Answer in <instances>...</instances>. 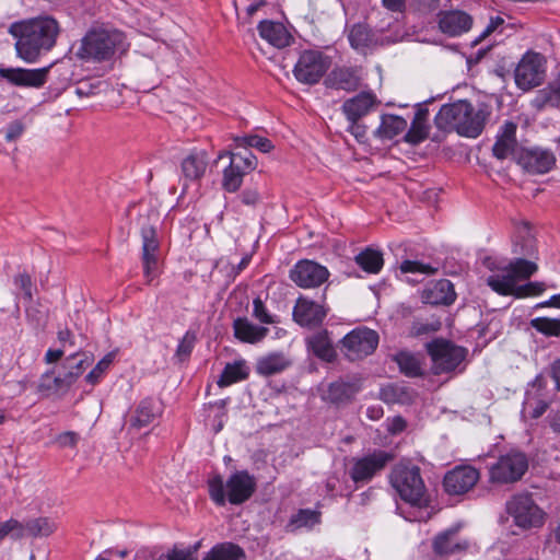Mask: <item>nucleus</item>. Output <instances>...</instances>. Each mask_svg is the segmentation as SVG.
<instances>
[{
	"mask_svg": "<svg viewBox=\"0 0 560 560\" xmlns=\"http://www.w3.org/2000/svg\"><path fill=\"white\" fill-rule=\"evenodd\" d=\"M60 32V23L49 14L18 21L9 27V33L16 40V54L26 62H35L42 54L50 51Z\"/></svg>",
	"mask_w": 560,
	"mask_h": 560,
	"instance_id": "f257e3e1",
	"label": "nucleus"
},
{
	"mask_svg": "<svg viewBox=\"0 0 560 560\" xmlns=\"http://www.w3.org/2000/svg\"><path fill=\"white\" fill-rule=\"evenodd\" d=\"M491 110L486 104L474 106L466 100L443 105L435 115L438 129L455 131L462 137L477 138L482 132Z\"/></svg>",
	"mask_w": 560,
	"mask_h": 560,
	"instance_id": "f03ea898",
	"label": "nucleus"
},
{
	"mask_svg": "<svg viewBox=\"0 0 560 560\" xmlns=\"http://www.w3.org/2000/svg\"><path fill=\"white\" fill-rule=\"evenodd\" d=\"M129 44L122 32L105 26H95L88 31L77 51L84 61H107L116 54L127 51Z\"/></svg>",
	"mask_w": 560,
	"mask_h": 560,
	"instance_id": "7ed1b4c3",
	"label": "nucleus"
},
{
	"mask_svg": "<svg viewBox=\"0 0 560 560\" xmlns=\"http://www.w3.org/2000/svg\"><path fill=\"white\" fill-rule=\"evenodd\" d=\"M256 478L247 470H236L226 481L220 475L208 480V490L211 500L219 506L226 502L238 505L247 501L256 490Z\"/></svg>",
	"mask_w": 560,
	"mask_h": 560,
	"instance_id": "20e7f679",
	"label": "nucleus"
},
{
	"mask_svg": "<svg viewBox=\"0 0 560 560\" xmlns=\"http://www.w3.org/2000/svg\"><path fill=\"white\" fill-rule=\"evenodd\" d=\"M538 270L536 262L515 258L504 268L499 269L487 278V284L500 295H510L520 287L517 281L526 280Z\"/></svg>",
	"mask_w": 560,
	"mask_h": 560,
	"instance_id": "39448f33",
	"label": "nucleus"
},
{
	"mask_svg": "<svg viewBox=\"0 0 560 560\" xmlns=\"http://www.w3.org/2000/svg\"><path fill=\"white\" fill-rule=\"evenodd\" d=\"M389 480L404 501L411 505L422 503L425 487L418 466L400 463L393 468Z\"/></svg>",
	"mask_w": 560,
	"mask_h": 560,
	"instance_id": "423d86ee",
	"label": "nucleus"
},
{
	"mask_svg": "<svg viewBox=\"0 0 560 560\" xmlns=\"http://www.w3.org/2000/svg\"><path fill=\"white\" fill-rule=\"evenodd\" d=\"M508 514L515 526L523 530L541 528L546 523V512L530 494H515L505 504Z\"/></svg>",
	"mask_w": 560,
	"mask_h": 560,
	"instance_id": "0eeeda50",
	"label": "nucleus"
},
{
	"mask_svg": "<svg viewBox=\"0 0 560 560\" xmlns=\"http://www.w3.org/2000/svg\"><path fill=\"white\" fill-rule=\"evenodd\" d=\"M427 350L432 360L434 374L454 371L467 355L465 348L444 339H434L427 343Z\"/></svg>",
	"mask_w": 560,
	"mask_h": 560,
	"instance_id": "6e6552de",
	"label": "nucleus"
},
{
	"mask_svg": "<svg viewBox=\"0 0 560 560\" xmlns=\"http://www.w3.org/2000/svg\"><path fill=\"white\" fill-rule=\"evenodd\" d=\"M224 155L230 156V164L223 171L222 187L229 192H235L242 186L244 176L257 167V159L248 150L221 152L218 159H222Z\"/></svg>",
	"mask_w": 560,
	"mask_h": 560,
	"instance_id": "1a4fd4ad",
	"label": "nucleus"
},
{
	"mask_svg": "<svg viewBox=\"0 0 560 560\" xmlns=\"http://www.w3.org/2000/svg\"><path fill=\"white\" fill-rule=\"evenodd\" d=\"M546 77V60L542 55L527 51L518 61L514 80L520 90L529 91L540 85Z\"/></svg>",
	"mask_w": 560,
	"mask_h": 560,
	"instance_id": "9d476101",
	"label": "nucleus"
},
{
	"mask_svg": "<svg viewBox=\"0 0 560 560\" xmlns=\"http://www.w3.org/2000/svg\"><path fill=\"white\" fill-rule=\"evenodd\" d=\"M330 67V59L318 50H304L294 68V78L303 84L313 85L319 82Z\"/></svg>",
	"mask_w": 560,
	"mask_h": 560,
	"instance_id": "9b49d317",
	"label": "nucleus"
},
{
	"mask_svg": "<svg viewBox=\"0 0 560 560\" xmlns=\"http://www.w3.org/2000/svg\"><path fill=\"white\" fill-rule=\"evenodd\" d=\"M378 334L368 327L352 329L341 339V350L350 361L372 354L378 345Z\"/></svg>",
	"mask_w": 560,
	"mask_h": 560,
	"instance_id": "f8f14e48",
	"label": "nucleus"
},
{
	"mask_svg": "<svg viewBox=\"0 0 560 560\" xmlns=\"http://www.w3.org/2000/svg\"><path fill=\"white\" fill-rule=\"evenodd\" d=\"M528 468L526 456L521 452H510L499 457L490 467V481L511 483L520 480Z\"/></svg>",
	"mask_w": 560,
	"mask_h": 560,
	"instance_id": "ddd939ff",
	"label": "nucleus"
},
{
	"mask_svg": "<svg viewBox=\"0 0 560 560\" xmlns=\"http://www.w3.org/2000/svg\"><path fill=\"white\" fill-rule=\"evenodd\" d=\"M394 459L392 452L376 450L370 454L353 458L350 477L355 483H366L381 472Z\"/></svg>",
	"mask_w": 560,
	"mask_h": 560,
	"instance_id": "4468645a",
	"label": "nucleus"
},
{
	"mask_svg": "<svg viewBox=\"0 0 560 560\" xmlns=\"http://www.w3.org/2000/svg\"><path fill=\"white\" fill-rule=\"evenodd\" d=\"M329 271L313 260L303 259L298 261L290 270V279L300 288H317L327 281Z\"/></svg>",
	"mask_w": 560,
	"mask_h": 560,
	"instance_id": "2eb2a0df",
	"label": "nucleus"
},
{
	"mask_svg": "<svg viewBox=\"0 0 560 560\" xmlns=\"http://www.w3.org/2000/svg\"><path fill=\"white\" fill-rule=\"evenodd\" d=\"M480 478L478 469L470 465H458L447 471L443 479L445 492L459 495L470 491Z\"/></svg>",
	"mask_w": 560,
	"mask_h": 560,
	"instance_id": "dca6fc26",
	"label": "nucleus"
},
{
	"mask_svg": "<svg viewBox=\"0 0 560 560\" xmlns=\"http://www.w3.org/2000/svg\"><path fill=\"white\" fill-rule=\"evenodd\" d=\"M549 404L544 378L538 375L526 388L522 415L525 418L538 419L546 412Z\"/></svg>",
	"mask_w": 560,
	"mask_h": 560,
	"instance_id": "f3484780",
	"label": "nucleus"
},
{
	"mask_svg": "<svg viewBox=\"0 0 560 560\" xmlns=\"http://www.w3.org/2000/svg\"><path fill=\"white\" fill-rule=\"evenodd\" d=\"M209 153L205 149H192L180 162V183L183 191L190 183L199 182L206 174L209 164Z\"/></svg>",
	"mask_w": 560,
	"mask_h": 560,
	"instance_id": "a211bd4d",
	"label": "nucleus"
},
{
	"mask_svg": "<svg viewBox=\"0 0 560 560\" xmlns=\"http://www.w3.org/2000/svg\"><path fill=\"white\" fill-rule=\"evenodd\" d=\"M327 313L328 310L324 304L316 303L306 296H299L292 316L300 326L314 328L323 324Z\"/></svg>",
	"mask_w": 560,
	"mask_h": 560,
	"instance_id": "6ab92c4d",
	"label": "nucleus"
},
{
	"mask_svg": "<svg viewBox=\"0 0 560 560\" xmlns=\"http://www.w3.org/2000/svg\"><path fill=\"white\" fill-rule=\"evenodd\" d=\"M141 238L143 275L147 282L151 283L158 276V254L160 244L155 229L150 224L143 225L141 228Z\"/></svg>",
	"mask_w": 560,
	"mask_h": 560,
	"instance_id": "aec40b11",
	"label": "nucleus"
},
{
	"mask_svg": "<svg viewBox=\"0 0 560 560\" xmlns=\"http://www.w3.org/2000/svg\"><path fill=\"white\" fill-rule=\"evenodd\" d=\"M517 163L528 173L545 174L556 164L555 154L547 149H523L517 154Z\"/></svg>",
	"mask_w": 560,
	"mask_h": 560,
	"instance_id": "412c9836",
	"label": "nucleus"
},
{
	"mask_svg": "<svg viewBox=\"0 0 560 560\" xmlns=\"http://www.w3.org/2000/svg\"><path fill=\"white\" fill-rule=\"evenodd\" d=\"M438 16L440 31L450 37H457L467 33L472 25L471 16L464 11H442Z\"/></svg>",
	"mask_w": 560,
	"mask_h": 560,
	"instance_id": "4be33fe9",
	"label": "nucleus"
},
{
	"mask_svg": "<svg viewBox=\"0 0 560 560\" xmlns=\"http://www.w3.org/2000/svg\"><path fill=\"white\" fill-rule=\"evenodd\" d=\"M49 67L38 69H1L0 75L20 86L40 88L47 81Z\"/></svg>",
	"mask_w": 560,
	"mask_h": 560,
	"instance_id": "5701e85b",
	"label": "nucleus"
},
{
	"mask_svg": "<svg viewBox=\"0 0 560 560\" xmlns=\"http://www.w3.org/2000/svg\"><path fill=\"white\" fill-rule=\"evenodd\" d=\"M360 73L357 67H335L326 77L324 83L326 88L343 90L347 92L355 91L360 86Z\"/></svg>",
	"mask_w": 560,
	"mask_h": 560,
	"instance_id": "b1692460",
	"label": "nucleus"
},
{
	"mask_svg": "<svg viewBox=\"0 0 560 560\" xmlns=\"http://www.w3.org/2000/svg\"><path fill=\"white\" fill-rule=\"evenodd\" d=\"M378 104L377 97L372 92H361L346 100L341 110L348 121L360 120Z\"/></svg>",
	"mask_w": 560,
	"mask_h": 560,
	"instance_id": "393cba45",
	"label": "nucleus"
},
{
	"mask_svg": "<svg viewBox=\"0 0 560 560\" xmlns=\"http://www.w3.org/2000/svg\"><path fill=\"white\" fill-rule=\"evenodd\" d=\"M422 302L431 305H451L456 293L453 283L447 279L430 282L422 291Z\"/></svg>",
	"mask_w": 560,
	"mask_h": 560,
	"instance_id": "a878e982",
	"label": "nucleus"
},
{
	"mask_svg": "<svg viewBox=\"0 0 560 560\" xmlns=\"http://www.w3.org/2000/svg\"><path fill=\"white\" fill-rule=\"evenodd\" d=\"M516 129L517 126L513 121H505L500 128L492 148L493 155L497 159L504 160L516 154Z\"/></svg>",
	"mask_w": 560,
	"mask_h": 560,
	"instance_id": "bb28decb",
	"label": "nucleus"
},
{
	"mask_svg": "<svg viewBox=\"0 0 560 560\" xmlns=\"http://www.w3.org/2000/svg\"><path fill=\"white\" fill-rule=\"evenodd\" d=\"M459 526L440 533L433 540V550L441 556L454 555L468 548V541L458 537Z\"/></svg>",
	"mask_w": 560,
	"mask_h": 560,
	"instance_id": "cd10ccee",
	"label": "nucleus"
},
{
	"mask_svg": "<svg viewBox=\"0 0 560 560\" xmlns=\"http://www.w3.org/2000/svg\"><path fill=\"white\" fill-rule=\"evenodd\" d=\"M257 30L259 36L276 48H284L291 43V34L280 22L264 20L259 22Z\"/></svg>",
	"mask_w": 560,
	"mask_h": 560,
	"instance_id": "c85d7f7f",
	"label": "nucleus"
},
{
	"mask_svg": "<svg viewBox=\"0 0 560 560\" xmlns=\"http://www.w3.org/2000/svg\"><path fill=\"white\" fill-rule=\"evenodd\" d=\"M161 413V402L153 398H145L137 406L130 425L136 429L145 428L154 422Z\"/></svg>",
	"mask_w": 560,
	"mask_h": 560,
	"instance_id": "c756f323",
	"label": "nucleus"
},
{
	"mask_svg": "<svg viewBox=\"0 0 560 560\" xmlns=\"http://www.w3.org/2000/svg\"><path fill=\"white\" fill-rule=\"evenodd\" d=\"M233 330L235 338L252 345L262 341L269 332L267 327L258 326L246 317L234 319Z\"/></svg>",
	"mask_w": 560,
	"mask_h": 560,
	"instance_id": "7c9ffc66",
	"label": "nucleus"
},
{
	"mask_svg": "<svg viewBox=\"0 0 560 560\" xmlns=\"http://www.w3.org/2000/svg\"><path fill=\"white\" fill-rule=\"evenodd\" d=\"M291 360L283 352H270L257 359L255 370L260 376H272L287 370Z\"/></svg>",
	"mask_w": 560,
	"mask_h": 560,
	"instance_id": "2f4dec72",
	"label": "nucleus"
},
{
	"mask_svg": "<svg viewBox=\"0 0 560 560\" xmlns=\"http://www.w3.org/2000/svg\"><path fill=\"white\" fill-rule=\"evenodd\" d=\"M351 47L358 51L365 52L380 44L378 36L366 24H354L348 34Z\"/></svg>",
	"mask_w": 560,
	"mask_h": 560,
	"instance_id": "473e14b6",
	"label": "nucleus"
},
{
	"mask_svg": "<svg viewBox=\"0 0 560 560\" xmlns=\"http://www.w3.org/2000/svg\"><path fill=\"white\" fill-rule=\"evenodd\" d=\"M360 390L359 380H339L329 384L325 398L334 404L346 402L351 400Z\"/></svg>",
	"mask_w": 560,
	"mask_h": 560,
	"instance_id": "72a5a7b5",
	"label": "nucleus"
},
{
	"mask_svg": "<svg viewBox=\"0 0 560 560\" xmlns=\"http://www.w3.org/2000/svg\"><path fill=\"white\" fill-rule=\"evenodd\" d=\"M250 368L247 361L243 358L236 359L233 362L225 364L217 384L219 387L224 388L232 384L245 381L248 378Z\"/></svg>",
	"mask_w": 560,
	"mask_h": 560,
	"instance_id": "f704fd0d",
	"label": "nucleus"
},
{
	"mask_svg": "<svg viewBox=\"0 0 560 560\" xmlns=\"http://www.w3.org/2000/svg\"><path fill=\"white\" fill-rule=\"evenodd\" d=\"M308 349L319 359L331 362L336 351L327 330H320L306 339Z\"/></svg>",
	"mask_w": 560,
	"mask_h": 560,
	"instance_id": "c9c22d12",
	"label": "nucleus"
},
{
	"mask_svg": "<svg viewBox=\"0 0 560 560\" xmlns=\"http://www.w3.org/2000/svg\"><path fill=\"white\" fill-rule=\"evenodd\" d=\"M407 128V120L400 116L385 114L381 117V124L375 130L380 139H393Z\"/></svg>",
	"mask_w": 560,
	"mask_h": 560,
	"instance_id": "e433bc0d",
	"label": "nucleus"
},
{
	"mask_svg": "<svg viewBox=\"0 0 560 560\" xmlns=\"http://www.w3.org/2000/svg\"><path fill=\"white\" fill-rule=\"evenodd\" d=\"M91 362L92 361L85 353L75 352L62 361L59 371L63 372L65 375H69L71 373L74 384Z\"/></svg>",
	"mask_w": 560,
	"mask_h": 560,
	"instance_id": "4c0bfd02",
	"label": "nucleus"
},
{
	"mask_svg": "<svg viewBox=\"0 0 560 560\" xmlns=\"http://www.w3.org/2000/svg\"><path fill=\"white\" fill-rule=\"evenodd\" d=\"M428 110L427 109H419L415 118L411 122V126L407 133L405 135V141L411 144H418L422 142L429 133V128L427 126L425 119H427Z\"/></svg>",
	"mask_w": 560,
	"mask_h": 560,
	"instance_id": "58836bf2",
	"label": "nucleus"
},
{
	"mask_svg": "<svg viewBox=\"0 0 560 560\" xmlns=\"http://www.w3.org/2000/svg\"><path fill=\"white\" fill-rule=\"evenodd\" d=\"M355 262L369 273H378L384 265L380 250L366 248L355 256Z\"/></svg>",
	"mask_w": 560,
	"mask_h": 560,
	"instance_id": "ea45409f",
	"label": "nucleus"
},
{
	"mask_svg": "<svg viewBox=\"0 0 560 560\" xmlns=\"http://www.w3.org/2000/svg\"><path fill=\"white\" fill-rule=\"evenodd\" d=\"M244 551L237 545L225 542L214 546L202 560H242Z\"/></svg>",
	"mask_w": 560,
	"mask_h": 560,
	"instance_id": "a19ab883",
	"label": "nucleus"
},
{
	"mask_svg": "<svg viewBox=\"0 0 560 560\" xmlns=\"http://www.w3.org/2000/svg\"><path fill=\"white\" fill-rule=\"evenodd\" d=\"M320 521V514L317 511H313L310 509H302L298 513L293 514L289 522V527L292 530L300 528H311L314 525L318 524Z\"/></svg>",
	"mask_w": 560,
	"mask_h": 560,
	"instance_id": "79ce46f5",
	"label": "nucleus"
},
{
	"mask_svg": "<svg viewBox=\"0 0 560 560\" xmlns=\"http://www.w3.org/2000/svg\"><path fill=\"white\" fill-rule=\"evenodd\" d=\"M237 148H255L262 153H268L273 149L272 142L265 137L258 135H245L234 138Z\"/></svg>",
	"mask_w": 560,
	"mask_h": 560,
	"instance_id": "37998d69",
	"label": "nucleus"
},
{
	"mask_svg": "<svg viewBox=\"0 0 560 560\" xmlns=\"http://www.w3.org/2000/svg\"><path fill=\"white\" fill-rule=\"evenodd\" d=\"M512 252L515 255L524 257H533L536 255V240L530 235L528 230L516 236L513 243Z\"/></svg>",
	"mask_w": 560,
	"mask_h": 560,
	"instance_id": "c03bdc74",
	"label": "nucleus"
},
{
	"mask_svg": "<svg viewBox=\"0 0 560 560\" xmlns=\"http://www.w3.org/2000/svg\"><path fill=\"white\" fill-rule=\"evenodd\" d=\"M395 361L400 371L407 376H418L421 374V365L417 357L413 354L401 351L395 355Z\"/></svg>",
	"mask_w": 560,
	"mask_h": 560,
	"instance_id": "a18cd8bd",
	"label": "nucleus"
},
{
	"mask_svg": "<svg viewBox=\"0 0 560 560\" xmlns=\"http://www.w3.org/2000/svg\"><path fill=\"white\" fill-rule=\"evenodd\" d=\"M115 352H109L104 355L96 365L86 374L85 381L91 385H96L104 374L108 371L109 366L114 362Z\"/></svg>",
	"mask_w": 560,
	"mask_h": 560,
	"instance_id": "49530a36",
	"label": "nucleus"
},
{
	"mask_svg": "<svg viewBox=\"0 0 560 560\" xmlns=\"http://www.w3.org/2000/svg\"><path fill=\"white\" fill-rule=\"evenodd\" d=\"M535 101L539 106H558L560 104V82H555L540 90Z\"/></svg>",
	"mask_w": 560,
	"mask_h": 560,
	"instance_id": "de8ad7c7",
	"label": "nucleus"
},
{
	"mask_svg": "<svg viewBox=\"0 0 560 560\" xmlns=\"http://www.w3.org/2000/svg\"><path fill=\"white\" fill-rule=\"evenodd\" d=\"M530 326L546 336L560 334V319L558 318L537 317L530 320Z\"/></svg>",
	"mask_w": 560,
	"mask_h": 560,
	"instance_id": "09e8293b",
	"label": "nucleus"
},
{
	"mask_svg": "<svg viewBox=\"0 0 560 560\" xmlns=\"http://www.w3.org/2000/svg\"><path fill=\"white\" fill-rule=\"evenodd\" d=\"M27 532L33 536H49L56 529V524L48 517H38L27 522Z\"/></svg>",
	"mask_w": 560,
	"mask_h": 560,
	"instance_id": "8fccbe9b",
	"label": "nucleus"
},
{
	"mask_svg": "<svg viewBox=\"0 0 560 560\" xmlns=\"http://www.w3.org/2000/svg\"><path fill=\"white\" fill-rule=\"evenodd\" d=\"M400 272L401 273H411L413 276H429V275H433L438 271V268L429 265V264H423L421 261H418V260H404L401 264H400Z\"/></svg>",
	"mask_w": 560,
	"mask_h": 560,
	"instance_id": "3c124183",
	"label": "nucleus"
},
{
	"mask_svg": "<svg viewBox=\"0 0 560 560\" xmlns=\"http://www.w3.org/2000/svg\"><path fill=\"white\" fill-rule=\"evenodd\" d=\"M252 314L253 317H255L261 324L270 325L277 324L279 322L277 315H272L269 313L260 298L254 299Z\"/></svg>",
	"mask_w": 560,
	"mask_h": 560,
	"instance_id": "603ef678",
	"label": "nucleus"
},
{
	"mask_svg": "<svg viewBox=\"0 0 560 560\" xmlns=\"http://www.w3.org/2000/svg\"><path fill=\"white\" fill-rule=\"evenodd\" d=\"M197 337L196 334L191 330H188L185 332L183 338L180 339L177 349H176V357L184 361L189 358L191 354L195 343H196Z\"/></svg>",
	"mask_w": 560,
	"mask_h": 560,
	"instance_id": "864d4df0",
	"label": "nucleus"
},
{
	"mask_svg": "<svg viewBox=\"0 0 560 560\" xmlns=\"http://www.w3.org/2000/svg\"><path fill=\"white\" fill-rule=\"evenodd\" d=\"M13 283L22 292L25 301L31 302L33 300V281L27 272L16 273L13 277Z\"/></svg>",
	"mask_w": 560,
	"mask_h": 560,
	"instance_id": "5fc2aeb1",
	"label": "nucleus"
},
{
	"mask_svg": "<svg viewBox=\"0 0 560 560\" xmlns=\"http://www.w3.org/2000/svg\"><path fill=\"white\" fill-rule=\"evenodd\" d=\"M546 290V285L544 282L535 281L528 282L526 284L520 285L515 292L511 293L517 299L530 296V295H540Z\"/></svg>",
	"mask_w": 560,
	"mask_h": 560,
	"instance_id": "6e6d98bb",
	"label": "nucleus"
},
{
	"mask_svg": "<svg viewBox=\"0 0 560 560\" xmlns=\"http://www.w3.org/2000/svg\"><path fill=\"white\" fill-rule=\"evenodd\" d=\"M23 525L14 518H10L3 523H0V540H2L9 534H12L16 538H21L24 533Z\"/></svg>",
	"mask_w": 560,
	"mask_h": 560,
	"instance_id": "4d7b16f0",
	"label": "nucleus"
},
{
	"mask_svg": "<svg viewBox=\"0 0 560 560\" xmlns=\"http://www.w3.org/2000/svg\"><path fill=\"white\" fill-rule=\"evenodd\" d=\"M54 394H58L60 392H67L73 385V376L71 373L69 375H65L63 372H58V374L54 375Z\"/></svg>",
	"mask_w": 560,
	"mask_h": 560,
	"instance_id": "13d9d810",
	"label": "nucleus"
},
{
	"mask_svg": "<svg viewBox=\"0 0 560 560\" xmlns=\"http://www.w3.org/2000/svg\"><path fill=\"white\" fill-rule=\"evenodd\" d=\"M504 23V20L501 16L491 18L486 28L481 32V34L474 40V44H478L481 39L489 36L490 34L497 32Z\"/></svg>",
	"mask_w": 560,
	"mask_h": 560,
	"instance_id": "bf43d9fd",
	"label": "nucleus"
},
{
	"mask_svg": "<svg viewBox=\"0 0 560 560\" xmlns=\"http://www.w3.org/2000/svg\"><path fill=\"white\" fill-rule=\"evenodd\" d=\"M54 375L55 371H48L45 374L42 375L39 383H38V392L45 394V395H51L54 394Z\"/></svg>",
	"mask_w": 560,
	"mask_h": 560,
	"instance_id": "052dcab7",
	"label": "nucleus"
},
{
	"mask_svg": "<svg viewBox=\"0 0 560 560\" xmlns=\"http://www.w3.org/2000/svg\"><path fill=\"white\" fill-rule=\"evenodd\" d=\"M349 126L347 131L350 132L359 142H364L366 139V127L359 124V120L348 121Z\"/></svg>",
	"mask_w": 560,
	"mask_h": 560,
	"instance_id": "680f3d73",
	"label": "nucleus"
},
{
	"mask_svg": "<svg viewBox=\"0 0 560 560\" xmlns=\"http://www.w3.org/2000/svg\"><path fill=\"white\" fill-rule=\"evenodd\" d=\"M79 441L78 433L67 431L57 436V443L60 447H74Z\"/></svg>",
	"mask_w": 560,
	"mask_h": 560,
	"instance_id": "e2e57ef3",
	"label": "nucleus"
},
{
	"mask_svg": "<svg viewBox=\"0 0 560 560\" xmlns=\"http://www.w3.org/2000/svg\"><path fill=\"white\" fill-rule=\"evenodd\" d=\"M241 202L245 206H255L260 200V195L257 189H245L238 196Z\"/></svg>",
	"mask_w": 560,
	"mask_h": 560,
	"instance_id": "0e129e2a",
	"label": "nucleus"
},
{
	"mask_svg": "<svg viewBox=\"0 0 560 560\" xmlns=\"http://www.w3.org/2000/svg\"><path fill=\"white\" fill-rule=\"evenodd\" d=\"M325 488H326V492L329 494V495H342L343 492L341 490V486H340V480L337 476L332 475V476H329L327 479H326V482H325Z\"/></svg>",
	"mask_w": 560,
	"mask_h": 560,
	"instance_id": "69168bd1",
	"label": "nucleus"
},
{
	"mask_svg": "<svg viewBox=\"0 0 560 560\" xmlns=\"http://www.w3.org/2000/svg\"><path fill=\"white\" fill-rule=\"evenodd\" d=\"M387 431L392 434H397L406 429V421L404 418L397 416L387 419L386 421Z\"/></svg>",
	"mask_w": 560,
	"mask_h": 560,
	"instance_id": "338daca9",
	"label": "nucleus"
},
{
	"mask_svg": "<svg viewBox=\"0 0 560 560\" xmlns=\"http://www.w3.org/2000/svg\"><path fill=\"white\" fill-rule=\"evenodd\" d=\"M167 560H195V551L175 548L167 555Z\"/></svg>",
	"mask_w": 560,
	"mask_h": 560,
	"instance_id": "774afa93",
	"label": "nucleus"
}]
</instances>
